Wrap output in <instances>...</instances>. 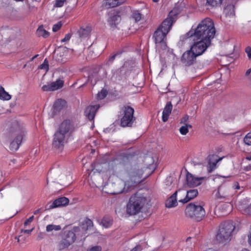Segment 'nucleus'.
I'll return each instance as SVG.
<instances>
[{
	"label": "nucleus",
	"mask_w": 251,
	"mask_h": 251,
	"mask_svg": "<svg viewBox=\"0 0 251 251\" xmlns=\"http://www.w3.org/2000/svg\"><path fill=\"white\" fill-rule=\"evenodd\" d=\"M126 0H104L102 7L106 9L114 7L124 3Z\"/></svg>",
	"instance_id": "20"
},
{
	"label": "nucleus",
	"mask_w": 251,
	"mask_h": 251,
	"mask_svg": "<svg viewBox=\"0 0 251 251\" xmlns=\"http://www.w3.org/2000/svg\"><path fill=\"white\" fill-rule=\"evenodd\" d=\"M75 240L76 235L74 231L72 230L65 231L58 244L59 250L68 248L75 242Z\"/></svg>",
	"instance_id": "11"
},
{
	"label": "nucleus",
	"mask_w": 251,
	"mask_h": 251,
	"mask_svg": "<svg viewBox=\"0 0 251 251\" xmlns=\"http://www.w3.org/2000/svg\"><path fill=\"white\" fill-rule=\"evenodd\" d=\"M182 191L180 189L176 191L171 197L166 201L165 205L168 208H172L176 206L177 204L176 196L177 193H180Z\"/></svg>",
	"instance_id": "19"
},
{
	"label": "nucleus",
	"mask_w": 251,
	"mask_h": 251,
	"mask_svg": "<svg viewBox=\"0 0 251 251\" xmlns=\"http://www.w3.org/2000/svg\"><path fill=\"white\" fill-rule=\"evenodd\" d=\"M39 69H44L46 70V72L49 71V62H48V60L47 58H46L44 60L43 63L40 65Z\"/></svg>",
	"instance_id": "35"
},
{
	"label": "nucleus",
	"mask_w": 251,
	"mask_h": 251,
	"mask_svg": "<svg viewBox=\"0 0 251 251\" xmlns=\"http://www.w3.org/2000/svg\"><path fill=\"white\" fill-rule=\"evenodd\" d=\"M242 251H250L248 250V249H244L242 250Z\"/></svg>",
	"instance_id": "61"
},
{
	"label": "nucleus",
	"mask_w": 251,
	"mask_h": 251,
	"mask_svg": "<svg viewBox=\"0 0 251 251\" xmlns=\"http://www.w3.org/2000/svg\"><path fill=\"white\" fill-rule=\"evenodd\" d=\"M33 229H34V228H32L31 229H22L21 232H24L25 233L28 234H30L31 233V232L33 231Z\"/></svg>",
	"instance_id": "47"
},
{
	"label": "nucleus",
	"mask_w": 251,
	"mask_h": 251,
	"mask_svg": "<svg viewBox=\"0 0 251 251\" xmlns=\"http://www.w3.org/2000/svg\"><path fill=\"white\" fill-rule=\"evenodd\" d=\"M122 53H123V51H117V52H116L115 53V54H117V56H120Z\"/></svg>",
	"instance_id": "53"
},
{
	"label": "nucleus",
	"mask_w": 251,
	"mask_h": 251,
	"mask_svg": "<svg viewBox=\"0 0 251 251\" xmlns=\"http://www.w3.org/2000/svg\"><path fill=\"white\" fill-rule=\"evenodd\" d=\"M131 18L134 19L135 22H138L142 19V14L138 10L133 11L132 13Z\"/></svg>",
	"instance_id": "30"
},
{
	"label": "nucleus",
	"mask_w": 251,
	"mask_h": 251,
	"mask_svg": "<svg viewBox=\"0 0 251 251\" xmlns=\"http://www.w3.org/2000/svg\"><path fill=\"white\" fill-rule=\"evenodd\" d=\"M191 237H189L187 238L186 240V243L187 245H188V251H190L192 249V244L191 242Z\"/></svg>",
	"instance_id": "41"
},
{
	"label": "nucleus",
	"mask_w": 251,
	"mask_h": 251,
	"mask_svg": "<svg viewBox=\"0 0 251 251\" xmlns=\"http://www.w3.org/2000/svg\"><path fill=\"white\" fill-rule=\"evenodd\" d=\"M244 142L248 146L251 145V132L247 134L244 138Z\"/></svg>",
	"instance_id": "36"
},
{
	"label": "nucleus",
	"mask_w": 251,
	"mask_h": 251,
	"mask_svg": "<svg viewBox=\"0 0 251 251\" xmlns=\"http://www.w3.org/2000/svg\"><path fill=\"white\" fill-rule=\"evenodd\" d=\"M122 117L121 119V126L131 127L136 120L134 116V109L128 105H125L121 110Z\"/></svg>",
	"instance_id": "9"
},
{
	"label": "nucleus",
	"mask_w": 251,
	"mask_h": 251,
	"mask_svg": "<svg viewBox=\"0 0 251 251\" xmlns=\"http://www.w3.org/2000/svg\"><path fill=\"white\" fill-rule=\"evenodd\" d=\"M199 194L197 189H190L187 191L184 199H180L178 201L182 203H185L196 198Z\"/></svg>",
	"instance_id": "17"
},
{
	"label": "nucleus",
	"mask_w": 251,
	"mask_h": 251,
	"mask_svg": "<svg viewBox=\"0 0 251 251\" xmlns=\"http://www.w3.org/2000/svg\"><path fill=\"white\" fill-rule=\"evenodd\" d=\"M69 200L68 198L62 197L56 199L50 206V208H53L57 207L65 206L69 203Z\"/></svg>",
	"instance_id": "22"
},
{
	"label": "nucleus",
	"mask_w": 251,
	"mask_h": 251,
	"mask_svg": "<svg viewBox=\"0 0 251 251\" xmlns=\"http://www.w3.org/2000/svg\"><path fill=\"white\" fill-rule=\"evenodd\" d=\"M106 95V92L105 91L102 90L98 94V98L100 100H102L105 98Z\"/></svg>",
	"instance_id": "38"
},
{
	"label": "nucleus",
	"mask_w": 251,
	"mask_h": 251,
	"mask_svg": "<svg viewBox=\"0 0 251 251\" xmlns=\"http://www.w3.org/2000/svg\"><path fill=\"white\" fill-rule=\"evenodd\" d=\"M86 224L87 227H91L93 226V222L90 219H87L86 221Z\"/></svg>",
	"instance_id": "48"
},
{
	"label": "nucleus",
	"mask_w": 251,
	"mask_h": 251,
	"mask_svg": "<svg viewBox=\"0 0 251 251\" xmlns=\"http://www.w3.org/2000/svg\"><path fill=\"white\" fill-rule=\"evenodd\" d=\"M26 64L24 65V68H25L26 67Z\"/></svg>",
	"instance_id": "62"
},
{
	"label": "nucleus",
	"mask_w": 251,
	"mask_h": 251,
	"mask_svg": "<svg viewBox=\"0 0 251 251\" xmlns=\"http://www.w3.org/2000/svg\"><path fill=\"white\" fill-rule=\"evenodd\" d=\"M72 36V34L71 33H68L65 35L64 38L61 40L62 42H65L69 41Z\"/></svg>",
	"instance_id": "46"
},
{
	"label": "nucleus",
	"mask_w": 251,
	"mask_h": 251,
	"mask_svg": "<svg viewBox=\"0 0 251 251\" xmlns=\"http://www.w3.org/2000/svg\"><path fill=\"white\" fill-rule=\"evenodd\" d=\"M152 0L154 2H158L159 1V0Z\"/></svg>",
	"instance_id": "60"
},
{
	"label": "nucleus",
	"mask_w": 251,
	"mask_h": 251,
	"mask_svg": "<svg viewBox=\"0 0 251 251\" xmlns=\"http://www.w3.org/2000/svg\"><path fill=\"white\" fill-rule=\"evenodd\" d=\"M204 177H195L192 174L187 173L186 175L187 184L190 187H197L201 184V181Z\"/></svg>",
	"instance_id": "13"
},
{
	"label": "nucleus",
	"mask_w": 251,
	"mask_h": 251,
	"mask_svg": "<svg viewBox=\"0 0 251 251\" xmlns=\"http://www.w3.org/2000/svg\"><path fill=\"white\" fill-rule=\"evenodd\" d=\"M34 217L33 215L30 216L29 218L26 219L25 223H24V226H27L28 225H29L31 222L33 221L34 220Z\"/></svg>",
	"instance_id": "44"
},
{
	"label": "nucleus",
	"mask_w": 251,
	"mask_h": 251,
	"mask_svg": "<svg viewBox=\"0 0 251 251\" xmlns=\"http://www.w3.org/2000/svg\"><path fill=\"white\" fill-rule=\"evenodd\" d=\"M251 231L248 235V242L250 246L251 247V226L250 227Z\"/></svg>",
	"instance_id": "49"
},
{
	"label": "nucleus",
	"mask_w": 251,
	"mask_h": 251,
	"mask_svg": "<svg viewBox=\"0 0 251 251\" xmlns=\"http://www.w3.org/2000/svg\"><path fill=\"white\" fill-rule=\"evenodd\" d=\"M65 1L66 0H56L54 6L57 7H61L63 6Z\"/></svg>",
	"instance_id": "39"
},
{
	"label": "nucleus",
	"mask_w": 251,
	"mask_h": 251,
	"mask_svg": "<svg viewBox=\"0 0 251 251\" xmlns=\"http://www.w3.org/2000/svg\"><path fill=\"white\" fill-rule=\"evenodd\" d=\"M245 52L247 54L249 59L251 60V47L249 46L246 47Z\"/></svg>",
	"instance_id": "43"
},
{
	"label": "nucleus",
	"mask_w": 251,
	"mask_h": 251,
	"mask_svg": "<svg viewBox=\"0 0 251 251\" xmlns=\"http://www.w3.org/2000/svg\"><path fill=\"white\" fill-rule=\"evenodd\" d=\"M99 107V105H89L87 106L85 109L84 115L90 121H94L96 113Z\"/></svg>",
	"instance_id": "16"
},
{
	"label": "nucleus",
	"mask_w": 251,
	"mask_h": 251,
	"mask_svg": "<svg viewBox=\"0 0 251 251\" xmlns=\"http://www.w3.org/2000/svg\"><path fill=\"white\" fill-rule=\"evenodd\" d=\"M39 212V209H37L34 212V214L36 215Z\"/></svg>",
	"instance_id": "58"
},
{
	"label": "nucleus",
	"mask_w": 251,
	"mask_h": 251,
	"mask_svg": "<svg viewBox=\"0 0 251 251\" xmlns=\"http://www.w3.org/2000/svg\"><path fill=\"white\" fill-rule=\"evenodd\" d=\"M19 238H20V236H15V239L16 240H17V242H18V243L20 242V239H19Z\"/></svg>",
	"instance_id": "57"
},
{
	"label": "nucleus",
	"mask_w": 251,
	"mask_h": 251,
	"mask_svg": "<svg viewBox=\"0 0 251 251\" xmlns=\"http://www.w3.org/2000/svg\"><path fill=\"white\" fill-rule=\"evenodd\" d=\"M230 189L226 184H223L219 186L216 194V197L218 199H225L230 195Z\"/></svg>",
	"instance_id": "15"
},
{
	"label": "nucleus",
	"mask_w": 251,
	"mask_h": 251,
	"mask_svg": "<svg viewBox=\"0 0 251 251\" xmlns=\"http://www.w3.org/2000/svg\"><path fill=\"white\" fill-rule=\"evenodd\" d=\"M148 170V168L146 167L143 169H138L132 172L129 179L124 182L123 188L116 193L127 192L134 189L138 184L147 178L153 172V171L151 173L148 172L147 175L143 176V173Z\"/></svg>",
	"instance_id": "5"
},
{
	"label": "nucleus",
	"mask_w": 251,
	"mask_h": 251,
	"mask_svg": "<svg viewBox=\"0 0 251 251\" xmlns=\"http://www.w3.org/2000/svg\"><path fill=\"white\" fill-rule=\"evenodd\" d=\"M240 188V186H239V185L238 183H236L235 184V189H239Z\"/></svg>",
	"instance_id": "54"
},
{
	"label": "nucleus",
	"mask_w": 251,
	"mask_h": 251,
	"mask_svg": "<svg viewBox=\"0 0 251 251\" xmlns=\"http://www.w3.org/2000/svg\"><path fill=\"white\" fill-rule=\"evenodd\" d=\"M117 56V54H114L113 55H112L109 59V61L112 62L115 59V57Z\"/></svg>",
	"instance_id": "50"
},
{
	"label": "nucleus",
	"mask_w": 251,
	"mask_h": 251,
	"mask_svg": "<svg viewBox=\"0 0 251 251\" xmlns=\"http://www.w3.org/2000/svg\"><path fill=\"white\" fill-rule=\"evenodd\" d=\"M172 12L173 11L170 12L168 17L163 20L154 31L152 38L156 44L165 43L167 35L171 30L174 21V19L171 15Z\"/></svg>",
	"instance_id": "4"
},
{
	"label": "nucleus",
	"mask_w": 251,
	"mask_h": 251,
	"mask_svg": "<svg viewBox=\"0 0 251 251\" xmlns=\"http://www.w3.org/2000/svg\"><path fill=\"white\" fill-rule=\"evenodd\" d=\"M205 251H216L212 248H208L207 250H206Z\"/></svg>",
	"instance_id": "56"
},
{
	"label": "nucleus",
	"mask_w": 251,
	"mask_h": 251,
	"mask_svg": "<svg viewBox=\"0 0 251 251\" xmlns=\"http://www.w3.org/2000/svg\"><path fill=\"white\" fill-rule=\"evenodd\" d=\"M91 31V27L87 26L84 28L81 27L78 32L80 38H85L90 36Z\"/></svg>",
	"instance_id": "23"
},
{
	"label": "nucleus",
	"mask_w": 251,
	"mask_h": 251,
	"mask_svg": "<svg viewBox=\"0 0 251 251\" xmlns=\"http://www.w3.org/2000/svg\"><path fill=\"white\" fill-rule=\"evenodd\" d=\"M112 219L109 216H104L101 220L102 226L106 228L110 227L112 225Z\"/></svg>",
	"instance_id": "28"
},
{
	"label": "nucleus",
	"mask_w": 251,
	"mask_h": 251,
	"mask_svg": "<svg viewBox=\"0 0 251 251\" xmlns=\"http://www.w3.org/2000/svg\"><path fill=\"white\" fill-rule=\"evenodd\" d=\"M51 87L53 91L58 90L63 86L64 81L60 79H57L55 82H51Z\"/></svg>",
	"instance_id": "29"
},
{
	"label": "nucleus",
	"mask_w": 251,
	"mask_h": 251,
	"mask_svg": "<svg viewBox=\"0 0 251 251\" xmlns=\"http://www.w3.org/2000/svg\"><path fill=\"white\" fill-rule=\"evenodd\" d=\"M216 29L213 21L209 18L201 20L196 26L193 25L187 33L188 37L194 38V40L204 39L211 41L215 36Z\"/></svg>",
	"instance_id": "1"
},
{
	"label": "nucleus",
	"mask_w": 251,
	"mask_h": 251,
	"mask_svg": "<svg viewBox=\"0 0 251 251\" xmlns=\"http://www.w3.org/2000/svg\"><path fill=\"white\" fill-rule=\"evenodd\" d=\"M11 98V96L5 91L4 88L0 86V99L8 100Z\"/></svg>",
	"instance_id": "27"
},
{
	"label": "nucleus",
	"mask_w": 251,
	"mask_h": 251,
	"mask_svg": "<svg viewBox=\"0 0 251 251\" xmlns=\"http://www.w3.org/2000/svg\"><path fill=\"white\" fill-rule=\"evenodd\" d=\"M61 229L60 225H48L46 226V230L48 232L51 231L52 230L58 231Z\"/></svg>",
	"instance_id": "31"
},
{
	"label": "nucleus",
	"mask_w": 251,
	"mask_h": 251,
	"mask_svg": "<svg viewBox=\"0 0 251 251\" xmlns=\"http://www.w3.org/2000/svg\"><path fill=\"white\" fill-rule=\"evenodd\" d=\"M197 57L190 50H189L182 55L180 59L181 62L186 67L191 66L196 63Z\"/></svg>",
	"instance_id": "12"
},
{
	"label": "nucleus",
	"mask_w": 251,
	"mask_h": 251,
	"mask_svg": "<svg viewBox=\"0 0 251 251\" xmlns=\"http://www.w3.org/2000/svg\"><path fill=\"white\" fill-rule=\"evenodd\" d=\"M192 38L194 42L191 46L190 50L197 57L202 54L211 44V41H210L204 40V39L194 40V38Z\"/></svg>",
	"instance_id": "10"
},
{
	"label": "nucleus",
	"mask_w": 251,
	"mask_h": 251,
	"mask_svg": "<svg viewBox=\"0 0 251 251\" xmlns=\"http://www.w3.org/2000/svg\"><path fill=\"white\" fill-rule=\"evenodd\" d=\"M38 56V54H36L33 57H32L30 61H32L35 58H36Z\"/></svg>",
	"instance_id": "55"
},
{
	"label": "nucleus",
	"mask_w": 251,
	"mask_h": 251,
	"mask_svg": "<svg viewBox=\"0 0 251 251\" xmlns=\"http://www.w3.org/2000/svg\"><path fill=\"white\" fill-rule=\"evenodd\" d=\"M248 160H251V155L250 156H248L247 158H246Z\"/></svg>",
	"instance_id": "59"
},
{
	"label": "nucleus",
	"mask_w": 251,
	"mask_h": 251,
	"mask_svg": "<svg viewBox=\"0 0 251 251\" xmlns=\"http://www.w3.org/2000/svg\"><path fill=\"white\" fill-rule=\"evenodd\" d=\"M42 89L44 91H53L52 87H51V84L48 85H44L42 86Z\"/></svg>",
	"instance_id": "40"
},
{
	"label": "nucleus",
	"mask_w": 251,
	"mask_h": 251,
	"mask_svg": "<svg viewBox=\"0 0 251 251\" xmlns=\"http://www.w3.org/2000/svg\"><path fill=\"white\" fill-rule=\"evenodd\" d=\"M223 0H207L206 5L208 6L207 9L209 7L212 8L220 6Z\"/></svg>",
	"instance_id": "26"
},
{
	"label": "nucleus",
	"mask_w": 251,
	"mask_h": 251,
	"mask_svg": "<svg viewBox=\"0 0 251 251\" xmlns=\"http://www.w3.org/2000/svg\"><path fill=\"white\" fill-rule=\"evenodd\" d=\"M142 250V246L140 244H138L135 247L132 249L130 251H141Z\"/></svg>",
	"instance_id": "45"
},
{
	"label": "nucleus",
	"mask_w": 251,
	"mask_h": 251,
	"mask_svg": "<svg viewBox=\"0 0 251 251\" xmlns=\"http://www.w3.org/2000/svg\"><path fill=\"white\" fill-rule=\"evenodd\" d=\"M173 109V105L171 101L167 102L162 112V120L163 122L168 121Z\"/></svg>",
	"instance_id": "21"
},
{
	"label": "nucleus",
	"mask_w": 251,
	"mask_h": 251,
	"mask_svg": "<svg viewBox=\"0 0 251 251\" xmlns=\"http://www.w3.org/2000/svg\"><path fill=\"white\" fill-rule=\"evenodd\" d=\"M235 228V225L231 221L222 223L216 235V240L220 243H224L230 240L231 233Z\"/></svg>",
	"instance_id": "8"
},
{
	"label": "nucleus",
	"mask_w": 251,
	"mask_h": 251,
	"mask_svg": "<svg viewBox=\"0 0 251 251\" xmlns=\"http://www.w3.org/2000/svg\"><path fill=\"white\" fill-rule=\"evenodd\" d=\"M121 17L117 12L112 11L109 13V17L107 22L111 28L117 27V25L121 22Z\"/></svg>",
	"instance_id": "14"
},
{
	"label": "nucleus",
	"mask_w": 251,
	"mask_h": 251,
	"mask_svg": "<svg viewBox=\"0 0 251 251\" xmlns=\"http://www.w3.org/2000/svg\"><path fill=\"white\" fill-rule=\"evenodd\" d=\"M75 127L69 120H64L53 136L52 147L62 150L66 144L73 139Z\"/></svg>",
	"instance_id": "2"
},
{
	"label": "nucleus",
	"mask_w": 251,
	"mask_h": 251,
	"mask_svg": "<svg viewBox=\"0 0 251 251\" xmlns=\"http://www.w3.org/2000/svg\"><path fill=\"white\" fill-rule=\"evenodd\" d=\"M217 164L213 162H208L207 165V171L208 173H212L216 168Z\"/></svg>",
	"instance_id": "34"
},
{
	"label": "nucleus",
	"mask_w": 251,
	"mask_h": 251,
	"mask_svg": "<svg viewBox=\"0 0 251 251\" xmlns=\"http://www.w3.org/2000/svg\"><path fill=\"white\" fill-rule=\"evenodd\" d=\"M147 200L144 196L135 193L131 196L126 204V211L130 215H135L141 211L147 203Z\"/></svg>",
	"instance_id": "6"
},
{
	"label": "nucleus",
	"mask_w": 251,
	"mask_h": 251,
	"mask_svg": "<svg viewBox=\"0 0 251 251\" xmlns=\"http://www.w3.org/2000/svg\"><path fill=\"white\" fill-rule=\"evenodd\" d=\"M62 26V24L61 22H58L57 24L54 25L52 27V31L53 32H56L58 31Z\"/></svg>",
	"instance_id": "37"
},
{
	"label": "nucleus",
	"mask_w": 251,
	"mask_h": 251,
	"mask_svg": "<svg viewBox=\"0 0 251 251\" xmlns=\"http://www.w3.org/2000/svg\"><path fill=\"white\" fill-rule=\"evenodd\" d=\"M66 105V101L62 99H58L53 104V108L56 111H60Z\"/></svg>",
	"instance_id": "24"
},
{
	"label": "nucleus",
	"mask_w": 251,
	"mask_h": 251,
	"mask_svg": "<svg viewBox=\"0 0 251 251\" xmlns=\"http://www.w3.org/2000/svg\"><path fill=\"white\" fill-rule=\"evenodd\" d=\"M251 73V68L249 69L246 72V75L248 76Z\"/></svg>",
	"instance_id": "52"
},
{
	"label": "nucleus",
	"mask_w": 251,
	"mask_h": 251,
	"mask_svg": "<svg viewBox=\"0 0 251 251\" xmlns=\"http://www.w3.org/2000/svg\"><path fill=\"white\" fill-rule=\"evenodd\" d=\"M191 125L186 124L185 126H182L179 128V132L181 134L185 135L188 132V127L191 128Z\"/></svg>",
	"instance_id": "33"
},
{
	"label": "nucleus",
	"mask_w": 251,
	"mask_h": 251,
	"mask_svg": "<svg viewBox=\"0 0 251 251\" xmlns=\"http://www.w3.org/2000/svg\"><path fill=\"white\" fill-rule=\"evenodd\" d=\"M36 34L39 37L42 36L44 38H46L49 36L50 33L48 31H47L44 28V26L43 25H40L37 28V30L36 31Z\"/></svg>",
	"instance_id": "25"
},
{
	"label": "nucleus",
	"mask_w": 251,
	"mask_h": 251,
	"mask_svg": "<svg viewBox=\"0 0 251 251\" xmlns=\"http://www.w3.org/2000/svg\"><path fill=\"white\" fill-rule=\"evenodd\" d=\"M26 134L25 127L17 121L15 120L7 124L4 137L7 141L12 139L9 145V149L12 151L18 150Z\"/></svg>",
	"instance_id": "3"
},
{
	"label": "nucleus",
	"mask_w": 251,
	"mask_h": 251,
	"mask_svg": "<svg viewBox=\"0 0 251 251\" xmlns=\"http://www.w3.org/2000/svg\"><path fill=\"white\" fill-rule=\"evenodd\" d=\"M235 4L232 1L231 3L227 4L224 9V14L226 18H233L235 16Z\"/></svg>",
	"instance_id": "18"
},
{
	"label": "nucleus",
	"mask_w": 251,
	"mask_h": 251,
	"mask_svg": "<svg viewBox=\"0 0 251 251\" xmlns=\"http://www.w3.org/2000/svg\"><path fill=\"white\" fill-rule=\"evenodd\" d=\"M185 215L186 217L196 222H200L204 217L205 211L203 205L198 203L190 202L186 207Z\"/></svg>",
	"instance_id": "7"
},
{
	"label": "nucleus",
	"mask_w": 251,
	"mask_h": 251,
	"mask_svg": "<svg viewBox=\"0 0 251 251\" xmlns=\"http://www.w3.org/2000/svg\"><path fill=\"white\" fill-rule=\"evenodd\" d=\"M87 251H101V247L100 246H94L88 249Z\"/></svg>",
	"instance_id": "42"
},
{
	"label": "nucleus",
	"mask_w": 251,
	"mask_h": 251,
	"mask_svg": "<svg viewBox=\"0 0 251 251\" xmlns=\"http://www.w3.org/2000/svg\"><path fill=\"white\" fill-rule=\"evenodd\" d=\"M222 158H219L217 155L212 154L208 156V161L209 162H213L217 164L218 162L221 161Z\"/></svg>",
	"instance_id": "32"
},
{
	"label": "nucleus",
	"mask_w": 251,
	"mask_h": 251,
	"mask_svg": "<svg viewBox=\"0 0 251 251\" xmlns=\"http://www.w3.org/2000/svg\"><path fill=\"white\" fill-rule=\"evenodd\" d=\"M188 120V115H185L182 119V120L181 121V123L184 122H186L187 121V120Z\"/></svg>",
	"instance_id": "51"
}]
</instances>
